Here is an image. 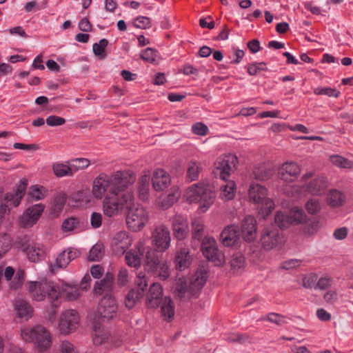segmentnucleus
<instances>
[{
  "label": "nucleus",
  "mask_w": 353,
  "mask_h": 353,
  "mask_svg": "<svg viewBox=\"0 0 353 353\" xmlns=\"http://www.w3.org/2000/svg\"><path fill=\"white\" fill-rule=\"evenodd\" d=\"M136 176L130 171L119 170L111 174L102 172L92 182V193L94 199H103V214L108 217L117 216L125 205H130L133 193L127 190L133 185Z\"/></svg>",
  "instance_id": "obj_1"
},
{
  "label": "nucleus",
  "mask_w": 353,
  "mask_h": 353,
  "mask_svg": "<svg viewBox=\"0 0 353 353\" xmlns=\"http://www.w3.org/2000/svg\"><path fill=\"white\" fill-rule=\"evenodd\" d=\"M208 277V272L204 265L199 266L194 275L188 280L184 277L176 279V294L180 299L197 297Z\"/></svg>",
  "instance_id": "obj_2"
},
{
  "label": "nucleus",
  "mask_w": 353,
  "mask_h": 353,
  "mask_svg": "<svg viewBox=\"0 0 353 353\" xmlns=\"http://www.w3.org/2000/svg\"><path fill=\"white\" fill-rule=\"evenodd\" d=\"M20 336L26 343L33 344L39 352L49 350L52 345V334L42 325L22 327Z\"/></svg>",
  "instance_id": "obj_3"
},
{
  "label": "nucleus",
  "mask_w": 353,
  "mask_h": 353,
  "mask_svg": "<svg viewBox=\"0 0 353 353\" xmlns=\"http://www.w3.org/2000/svg\"><path fill=\"white\" fill-rule=\"evenodd\" d=\"M249 199L251 201L257 204L259 215L262 219H265L274 208V201L267 196V189L258 183H252L248 190Z\"/></svg>",
  "instance_id": "obj_4"
},
{
  "label": "nucleus",
  "mask_w": 353,
  "mask_h": 353,
  "mask_svg": "<svg viewBox=\"0 0 353 353\" xmlns=\"http://www.w3.org/2000/svg\"><path fill=\"white\" fill-rule=\"evenodd\" d=\"M29 292L33 300L42 301L46 297L54 307L61 305L59 294L56 290L55 285L48 282L30 281L28 285Z\"/></svg>",
  "instance_id": "obj_5"
},
{
  "label": "nucleus",
  "mask_w": 353,
  "mask_h": 353,
  "mask_svg": "<svg viewBox=\"0 0 353 353\" xmlns=\"http://www.w3.org/2000/svg\"><path fill=\"white\" fill-rule=\"evenodd\" d=\"M145 252V268L148 272L154 271V250L145 248L142 243H139L135 250H132L125 254V258L128 265L138 268L141 264V256Z\"/></svg>",
  "instance_id": "obj_6"
},
{
  "label": "nucleus",
  "mask_w": 353,
  "mask_h": 353,
  "mask_svg": "<svg viewBox=\"0 0 353 353\" xmlns=\"http://www.w3.org/2000/svg\"><path fill=\"white\" fill-rule=\"evenodd\" d=\"M128 210L126 216V223L130 230L133 232L141 230L148 221V215L146 210L141 205L134 203V197L132 203L124 206V209Z\"/></svg>",
  "instance_id": "obj_7"
},
{
  "label": "nucleus",
  "mask_w": 353,
  "mask_h": 353,
  "mask_svg": "<svg viewBox=\"0 0 353 353\" xmlns=\"http://www.w3.org/2000/svg\"><path fill=\"white\" fill-rule=\"evenodd\" d=\"M80 324V315L76 310L67 309L59 316L57 330L61 334L68 335L74 332Z\"/></svg>",
  "instance_id": "obj_8"
},
{
  "label": "nucleus",
  "mask_w": 353,
  "mask_h": 353,
  "mask_svg": "<svg viewBox=\"0 0 353 353\" xmlns=\"http://www.w3.org/2000/svg\"><path fill=\"white\" fill-rule=\"evenodd\" d=\"M117 305L112 296H103L99 304L97 312L94 314L92 321L95 323L97 321L107 322L117 316Z\"/></svg>",
  "instance_id": "obj_9"
},
{
  "label": "nucleus",
  "mask_w": 353,
  "mask_h": 353,
  "mask_svg": "<svg viewBox=\"0 0 353 353\" xmlns=\"http://www.w3.org/2000/svg\"><path fill=\"white\" fill-rule=\"evenodd\" d=\"M201 250L203 255L215 265L220 266L225 263V256L218 249L216 242L212 237H205L202 241Z\"/></svg>",
  "instance_id": "obj_10"
},
{
  "label": "nucleus",
  "mask_w": 353,
  "mask_h": 353,
  "mask_svg": "<svg viewBox=\"0 0 353 353\" xmlns=\"http://www.w3.org/2000/svg\"><path fill=\"white\" fill-rule=\"evenodd\" d=\"M236 161V156L232 154L219 157L214 162L213 173L223 181H226L232 170L235 167Z\"/></svg>",
  "instance_id": "obj_11"
},
{
  "label": "nucleus",
  "mask_w": 353,
  "mask_h": 353,
  "mask_svg": "<svg viewBox=\"0 0 353 353\" xmlns=\"http://www.w3.org/2000/svg\"><path fill=\"white\" fill-rule=\"evenodd\" d=\"M261 241L263 248L265 250H271L280 247L283 243V234L272 227L263 230L261 235Z\"/></svg>",
  "instance_id": "obj_12"
},
{
  "label": "nucleus",
  "mask_w": 353,
  "mask_h": 353,
  "mask_svg": "<svg viewBox=\"0 0 353 353\" xmlns=\"http://www.w3.org/2000/svg\"><path fill=\"white\" fill-rule=\"evenodd\" d=\"M45 209L41 203L32 205L27 208L19 217L20 225L23 228L32 227L40 219Z\"/></svg>",
  "instance_id": "obj_13"
},
{
  "label": "nucleus",
  "mask_w": 353,
  "mask_h": 353,
  "mask_svg": "<svg viewBox=\"0 0 353 353\" xmlns=\"http://www.w3.org/2000/svg\"><path fill=\"white\" fill-rule=\"evenodd\" d=\"M190 192L192 194L190 196L193 197L191 200L200 202L205 208H209L215 198V193L209 187L205 185H195L190 190Z\"/></svg>",
  "instance_id": "obj_14"
},
{
  "label": "nucleus",
  "mask_w": 353,
  "mask_h": 353,
  "mask_svg": "<svg viewBox=\"0 0 353 353\" xmlns=\"http://www.w3.org/2000/svg\"><path fill=\"white\" fill-rule=\"evenodd\" d=\"M136 283L138 290H131L125 297V303L126 307L128 308L133 307L137 301L143 296V292L148 285L145 274L143 272L139 273Z\"/></svg>",
  "instance_id": "obj_15"
},
{
  "label": "nucleus",
  "mask_w": 353,
  "mask_h": 353,
  "mask_svg": "<svg viewBox=\"0 0 353 353\" xmlns=\"http://www.w3.org/2000/svg\"><path fill=\"white\" fill-rule=\"evenodd\" d=\"M26 185V180H21L17 185L14 192H8L3 196L2 201L4 204L8 205L7 212L10 211V208L17 207L20 204L21 199L25 194Z\"/></svg>",
  "instance_id": "obj_16"
},
{
  "label": "nucleus",
  "mask_w": 353,
  "mask_h": 353,
  "mask_svg": "<svg viewBox=\"0 0 353 353\" xmlns=\"http://www.w3.org/2000/svg\"><path fill=\"white\" fill-rule=\"evenodd\" d=\"M14 272V269L11 266L0 267V276H3L7 281H10V288L12 290L21 288L24 281L23 270L17 271L15 275Z\"/></svg>",
  "instance_id": "obj_17"
},
{
  "label": "nucleus",
  "mask_w": 353,
  "mask_h": 353,
  "mask_svg": "<svg viewBox=\"0 0 353 353\" xmlns=\"http://www.w3.org/2000/svg\"><path fill=\"white\" fill-rule=\"evenodd\" d=\"M181 196V193L178 188L172 187L168 192L161 194L156 201V206L162 210H165L171 208L178 201Z\"/></svg>",
  "instance_id": "obj_18"
},
{
  "label": "nucleus",
  "mask_w": 353,
  "mask_h": 353,
  "mask_svg": "<svg viewBox=\"0 0 353 353\" xmlns=\"http://www.w3.org/2000/svg\"><path fill=\"white\" fill-rule=\"evenodd\" d=\"M301 173L299 165L294 162L284 163L279 170V177L283 181L290 183L295 181Z\"/></svg>",
  "instance_id": "obj_19"
},
{
  "label": "nucleus",
  "mask_w": 353,
  "mask_h": 353,
  "mask_svg": "<svg viewBox=\"0 0 353 353\" xmlns=\"http://www.w3.org/2000/svg\"><path fill=\"white\" fill-rule=\"evenodd\" d=\"M55 288L56 290L59 292L60 301L62 298L68 301H76L81 296L80 288L77 285L62 283L55 285Z\"/></svg>",
  "instance_id": "obj_20"
},
{
  "label": "nucleus",
  "mask_w": 353,
  "mask_h": 353,
  "mask_svg": "<svg viewBox=\"0 0 353 353\" xmlns=\"http://www.w3.org/2000/svg\"><path fill=\"white\" fill-rule=\"evenodd\" d=\"M256 221L254 216L247 215L241 221V233L245 241H252L256 238Z\"/></svg>",
  "instance_id": "obj_21"
},
{
  "label": "nucleus",
  "mask_w": 353,
  "mask_h": 353,
  "mask_svg": "<svg viewBox=\"0 0 353 353\" xmlns=\"http://www.w3.org/2000/svg\"><path fill=\"white\" fill-rule=\"evenodd\" d=\"M240 232L235 225L227 226L220 234V240L224 246H233L239 240Z\"/></svg>",
  "instance_id": "obj_22"
},
{
  "label": "nucleus",
  "mask_w": 353,
  "mask_h": 353,
  "mask_svg": "<svg viewBox=\"0 0 353 353\" xmlns=\"http://www.w3.org/2000/svg\"><path fill=\"white\" fill-rule=\"evenodd\" d=\"M94 198L92 192H90L88 189L79 190L71 196V200L75 203L74 205L82 208L92 205Z\"/></svg>",
  "instance_id": "obj_23"
},
{
  "label": "nucleus",
  "mask_w": 353,
  "mask_h": 353,
  "mask_svg": "<svg viewBox=\"0 0 353 353\" xmlns=\"http://www.w3.org/2000/svg\"><path fill=\"white\" fill-rule=\"evenodd\" d=\"M132 240L125 231H120L114 234L112 240V245L114 251L123 253L131 245Z\"/></svg>",
  "instance_id": "obj_24"
},
{
  "label": "nucleus",
  "mask_w": 353,
  "mask_h": 353,
  "mask_svg": "<svg viewBox=\"0 0 353 353\" xmlns=\"http://www.w3.org/2000/svg\"><path fill=\"white\" fill-rule=\"evenodd\" d=\"M170 243V234L168 229L165 226L156 228V252L166 250Z\"/></svg>",
  "instance_id": "obj_25"
},
{
  "label": "nucleus",
  "mask_w": 353,
  "mask_h": 353,
  "mask_svg": "<svg viewBox=\"0 0 353 353\" xmlns=\"http://www.w3.org/2000/svg\"><path fill=\"white\" fill-rule=\"evenodd\" d=\"M274 174V169L272 166L268 163H263L256 165L250 177L254 179L265 181L269 179Z\"/></svg>",
  "instance_id": "obj_26"
},
{
  "label": "nucleus",
  "mask_w": 353,
  "mask_h": 353,
  "mask_svg": "<svg viewBox=\"0 0 353 353\" xmlns=\"http://www.w3.org/2000/svg\"><path fill=\"white\" fill-rule=\"evenodd\" d=\"M193 258L188 248H181L176 253L174 264L177 270L183 271L190 267Z\"/></svg>",
  "instance_id": "obj_27"
},
{
  "label": "nucleus",
  "mask_w": 353,
  "mask_h": 353,
  "mask_svg": "<svg viewBox=\"0 0 353 353\" xmlns=\"http://www.w3.org/2000/svg\"><path fill=\"white\" fill-rule=\"evenodd\" d=\"M113 280V274L107 273L102 280L96 282L94 288V294L97 295L104 294V296L111 295L110 292L112 288Z\"/></svg>",
  "instance_id": "obj_28"
},
{
  "label": "nucleus",
  "mask_w": 353,
  "mask_h": 353,
  "mask_svg": "<svg viewBox=\"0 0 353 353\" xmlns=\"http://www.w3.org/2000/svg\"><path fill=\"white\" fill-rule=\"evenodd\" d=\"M14 308L17 316L21 319L28 320L33 315V307L25 300H15L14 302Z\"/></svg>",
  "instance_id": "obj_29"
},
{
  "label": "nucleus",
  "mask_w": 353,
  "mask_h": 353,
  "mask_svg": "<svg viewBox=\"0 0 353 353\" xmlns=\"http://www.w3.org/2000/svg\"><path fill=\"white\" fill-rule=\"evenodd\" d=\"M160 314L163 321L170 322L174 317V303L170 296H165L160 303Z\"/></svg>",
  "instance_id": "obj_30"
},
{
  "label": "nucleus",
  "mask_w": 353,
  "mask_h": 353,
  "mask_svg": "<svg viewBox=\"0 0 353 353\" xmlns=\"http://www.w3.org/2000/svg\"><path fill=\"white\" fill-rule=\"evenodd\" d=\"M79 255L77 249L69 248L61 252L56 259V266L59 268H65L71 261Z\"/></svg>",
  "instance_id": "obj_31"
},
{
  "label": "nucleus",
  "mask_w": 353,
  "mask_h": 353,
  "mask_svg": "<svg viewBox=\"0 0 353 353\" xmlns=\"http://www.w3.org/2000/svg\"><path fill=\"white\" fill-rule=\"evenodd\" d=\"M327 186V181L324 177H317L308 183L307 190L310 194L319 196L325 192Z\"/></svg>",
  "instance_id": "obj_32"
},
{
  "label": "nucleus",
  "mask_w": 353,
  "mask_h": 353,
  "mask_svg": "<svg viewBox=\"0 0 353 353\" xmlns=\"http://www.w3.org/2000/svg\"><path fill=\"white\" fill-rule=\"evenodd\" d=\"M101 322L93 321V330H92V341L95 345H100L103 343L108 338V332L102 326H101Z\"/></svg>",
  "instance_id": "obj_33"
},
{
  "label": "nucleus",
  "mask_w": 353,
  "mask_h": 353,
  "mask_svg": "<svg viewBox=\"0 0 353 353\" xmlns=\"http://www.w3.org/2000/svg\"><path fill=\"white\" fill-rule=\"evenodd\" d=\"M326 199L330 206L339 208L344 204L346 196L343 192L333 189L329 191Z\"/></svg>",
  "instance_id": "obj_34"
},
{
  "label": "nucleus",
  "mask_w": 353,
  "mask_h": 353,
  "mask_svg": "<svg viewBox=\"0 0 353 353\" xmlns=\"http://www.w3.org/2000/svg\"><path fill=\"white\" fill-rule=\"evenodd\" d=\"M170 175L163 169L156 170V192L163 191L171 184Z\"/></svg>",
  "instance_id": "obj_35"
},
{
  "label": "nucleus",
  "mask_w": 353,
  "mask_h": 353,
  "mask_svg": "<svg viewBox=\"0 0 353 353\" xmlns=\"http://www.w3.org/2000/svg\"><path fill=\"white\" fill-rule=\"evenodd\" d=\"M27 256L32 262H38L45 256L44 247L41 244L33 243L27 248Z\"/></svg>",
  "instance_id": "obj_36"
},
{
  "label": "nucleus",
  "mask_w": 353,
  "mask_h": 353,
  "mask_svg": "<svg viewBox=\"0 0 353 353\" xmlns=\"http://www.w3.org/2000/svg\"><path fill=\"white\" fill-rule=\"evenodd\" d=\"M52 170L57 177L72 176L73 173L71 169L70 161L65 163L57 162L52 164Z\"/></svg>",
  "instance_id": "obj_37"
},
{
  "label": "nucleus",
  "mask_w": 353,
  "mask_h": 353,
  "mask_svg": "<svg viewBox=\"0 0 353 353\" xmlns=\"http://www.w3.org/2000/svg\"><path fill=\"white\" fill-rule=\"evenodd\" d=\"M292 225H299L305 223L307 215L303 209L298 207H294L288 212Z\"/></svg>",
  "instance_id": "obj_38"
},
{
  "label": "nucleus",
  "mask_w": 353,
  "mask_h": 353,
  "mask_svg": "<svg viewBox=\"0 0 353 353\" xmlns=\"http://www.w3.org/2000/svg\"><path fill=\"white\" fill-rule=\"evenodd\" d=\"M150 176L144 174L141 176L139 181V197L142 201H147L149 198Z\"/></svg>",
  "instance_id": "obj_39"
},
{
  "label": "nucleus",
  "mask_w": 353,
  "mask_h": 353,
  "mask_svg": "<svg viewBox=\"0 0 353 353\" xmlns=\"http://www.w3.org/2000/svg\"><path fill=\"white\" fill-rule=\"evenodd\" d=\"M47 189L41 185H32L28 190V196L32 201H40L43 199L47 196Z\"/></svg>",
  "instance_id": "obj_40"
},
{
  "label": "nucleus",
  "mask_w": 353,
  "mask_h": 353,
  "mask_svg": "<svg viewBox=\"0 0 353 353\" xmlns=\"http://www.w3.org/2000/svg\"><path fill=\"white\" fill-rule=\"evenodd\" d=\"M13 239L7 232L0 234V258L3 257L12 246Z\"/></svg>",
  "instance_id": "obj_41"
},
{
  "label": "nucleus",
  "mask_w": 353,
  "mask_h": 353,
  "mask_svg": "<svg viewBox=\"0 0 353 353\" xmlns=\"http://www.w3.org/2000/svg\"><path fill=\"white\" fill-rule=\"evenodd\" d=\"M69 161L73 174L81 170L88 168L91 164L90 160L87 158H75Z\"/></svg>",
  "instance_id": "obj_42"
},
{
  "label": "nucleus",
  "mask_w": 353,
  "mask_h": 353,
  "mask_svg": "<svg viewBox=\"0 0 353 353\" xmlns=\"http://www.w3.org/2000/svg\"><path fill=\"white\" fill-rule=\"evenodd\" d=\"M274 223L281 230L287 229L292 225L288 212L284 213L281 211L276 212L274 216Z\"/></svg>",
  "instance_id": "obj_43"
},
{
  "label": "nucleus",
  "mask_w": 353,
  "mask_h": 353,
  "mask_svg": "<svg viewBox=\"0 0 353 353\" xmlns=\"http://www.w3.org/2000/svg\"><path fill=\"white\" fill-rule=\"evenodd\" d=\"M161 280H165L170 276L168 265L165 261H159L156 259V276Z\"/></svg>",
  "instance_id": "obj_44"
},
{
  "label": "nucleus",
  "mask_w": 353,
  "mask_h": 353,
  "mask_svg": "<svg viewBox=\"0 0 353 353\" xmlns=\"http://www.w3.org/2000/svg\"><path fill=\"white\" fill-rule=\"evenodd\" d=\"M244 265L245 258L241 253L236 252L232 256L230 265L234 273H238L244 267Z\"/></svg>",
  "instance_id": "obj_45"
},
{
  "label": "nucleus",
  "mask_w": 353,
  "mask_h": 353,
  "mask_svg": "<svg viewBox=\"0 0 353 353\" xmlns=\"http://www.w3.org/2000/svg\"><path fill=\"white\" fill-rule=\"evenodd\" d=\"M235 183L233 181H229L221 186V195L226 200L232 199L234 196Z\"/></svg>",
  "instance_id": "obj_46"
},
{
  "label": "nucleus",
  "mask_w": 353,
  "mask_h": 353,
  "mask_svg": "<svg viewBox=\"0 0 353 353\" xmlns=\"http://www.w3.org/2000/svg\"><path fill=\"white\" fill-rule=\"evenodd\" d=\"M66 197L63 193H61L54 199L53 206L51 208V212L55 216L58 215L63 210L65 203Z\"/></svg>",
  "instance_id": "obj_47"
},
{
  "label": "nucleus",
  "mask_w": 353,
  "mask_h": 353,
  "mask_svg": "<svg viewBox=\"0 0 353 353\" xmlns=\"http://www.w3.org/2000/svg\"><path fill=\"white\" fill-rule=\"evenodd\" d=\"M192 238L196 240L200 241L204 234V225L201 223V221L194 220L192 222Z\"/></svg>",
  "instance_id": "obj_48"
},
{
  "label": "nucleus",
  "mask_w": 353,
  "mask_h": 353,
  "mask_svg": "<svg viewBox=\"0 0 353 353\" xmlns=\"http://www.w3.org/2000/svg\"><path fill=\"white\" fill-rule=\"evenodd\" d=\"M103 254V246L102 244L96 243L90 250L88 259L92 261H99Z\"/></svg>",
  "instance_id": "obj_49"
},
{
  "label": "nucleus",
  "mask_w": 353,
  "mask_h": 353,
  "mask_svg": "<svg viewBox=\"0 0 353 353\" xmlns=\"http://www.w3.org/2000/svg\"><path fill=\"white\" fill-rule=\"evenodd\" d=\"M79 226V220L76 217H70L63 222L62 229L65 232H71L78 229Z\"/></svg>",
  "instance_id": "obj_50"
},
{
  "label": "nucleus",
  "mask_w": 353,
  "mask_h": 353,
  "mask_svg": "<svg viewBox=\"0 0 353 353\" xmlns=\"http://www.w3.org/2000/svg\"><path fill=\"white\" fill-rule=\"evenodd\" d=\"M108 44V41L106 39H102L99 43H94L92 46L94 54L101 58H104L105 57V49Z\"/></svg>",
  "instance_id": "obj_51"
},
{
  "label": "nucleus",
  "mask_w": 353,
  "mask_h": 353,
  "mask_svg": "<svg viewBox=\"0 0 353 353\" xmlns=\"http://www.w3.org/2000/svg\"><path fill=\"white\" fill-rule=\"evenodd\" d=\"M332 163L338 167L343 168H352V163L348 159L339 155H334L330 157Z\"/></svg>",
  "instance_id": "obj_52"
},
{
  "label": "nucleus",
  "mask_w": 353,
  "mask_h": 353,
  "mask_svg": "<svg viewBox=\"0 0 353 353\" xmlns=\"http://www.w3.org/2000/svg\"><path fill=\"white\" fill-rule=\"evenodd\" d=\"M314 93L316 95H327L328 97H338L340 92L332 88H316L314 90Z\"/></svg>",
  "instance_id": "obj_53"
},
{
  "label": "nucleus",
  "mask_w": 353,
  "mask_h": 353,
  "mask_svg": "<svg viewBox=\"0 0 353 353\" xmlns=\"http://www.w3.org/2000/svg\"><path fill=\"white\" fill-rule=\"evenodd\" d=\"M199 166L195 162H190L187 170V177L191 181H196L199 177Z\"/></svg>",
  "instance_id": "obj_54"
},
{
  "label": "nucleus",
  "mask_w": 353,
  "mask_h": 353,
  "mask_svg": "<svg viewBox=\"0 0 353 353\" xmlns=\"http://www.w3.org/2000/svg\"><path fill=\"white\" fill-rule=\"evenodd\" d=\"M305 208L309 214H315L321 210V206L318 199H312L305 203Z\"/></svg>",
  "instance_id": "obj_55"
},
{
  "label": "nucleus",
  "mask_w": 353,
  "mask_h": 353,
  "mask_svg": "<svg viewBox=\"0 0 353 353\" xmlns=\"http://www.w3.org/2000/svg\"><path fill=\"white\" fill-rule=\"evenodd\" d=\"M58 353H78L74 345L68 340L62 341L58 348Z\"/></svg>",
  "instance_id": "obj_56"
},
{
  "label": "nucleus",
  "mask_w": 353,
  "mask_h": 353,
  "mask_svg": "<svg viewBox=\"0 0 353 353\" xmlns=\"http://www.w3.org/2000/svg\"><path fill=\"white\" fill-rule=\"evenodd\" d=\"M209 129L208 126L201 122L195 123L192 126V132L194 134L205 136L208 134Z\"/></svg>",
  "instance_id": "obj_57"
},
{
  "label": "nucleus",
  "mask_w": 353,
  "mask_h": 353,
  "mask_svg": "<svg viewBox=\"0 0 353 353\" xmlns=\"http://www.w3.org/2000/svg\"><path fill=\"white\" fill-rule=\"evenodd\" d=\"M174 236L179 241L184 239L188 234V225L173 227Z\"/></svg>",
  "instance_id": "obj_58"
},
{
  "label": "nucleus",
  "mask_w": 353,
  "mask_h": 353,
  "mask_svg": "<svg viewBox=\"0 0 353 353\" xmlns=\"http://www.w3.org/2000/svg\"><path fill=\"white\" fill-rule=\"evenodd\" d=\"M321 223L316 219L312 220L308 225H305L303 228L304 234L311 235L317 232L320 228Z\"/></svg>",
  "instance_id": "obj_59"
},
{
  "label": "nucleus",
  "mask_w": 353,
  "mask_h": 353,
  "mask_svg": "<svg viewBox=\"0 0 353 353\" xmlns=\"http://www.w3.org/2000/svg\"><path fill=\"white\" fill-rule=\"evenodd\" d=\"M65 123V119L63 117L50 115L46 119V123L51 127L60 126Z\"/></svg>",
  "instance_id": "obj_60"
},
{
  "label": "nucleus",
  "mask_w": 353,
  "mask_h": 353,
  "mask_svg": "<svg viewBox=\"0 0 353 353\" xmlns=\"http://www.w3.org/2000/svg\"><path fill=\"white\" fill-rule=\"evenodd\" d=\"M265 62L254 63L248 65V72L250 75H255L260 70H266Z\"/></svg>",
  "instance_id": "obj_61"
},
{
  "label": "nucleus",
  "mask_w": 353,
  "mask_h": 353,
  "mask_svg": "<svg viewBox=\"0 0 353 353\" xmlns=\"http://www.w3.org/2000/svg\"><path fill=\"white\" fill-rule=\"evenodd\" d=\"M132 24L135 28L145 29L149 26L150 19L145 17H139L133 21Z\"/></svg>",
  "instance_id": "obj_62"
},
{
  "label": "nucleus",
  "mask_w": 353,
  "mask_h": 353,
  "mask_svg": "<svg viewBox=\"0 0 353 353\" xmlns=\"http://www.w3.org/2000/svg\"><path fill=\"white\" fill-rule=\"evenodd\" d=\"M141 58L144 61L153 63L154 61V50L152 48H147L140 54Z\"/></svg>",
  "instance_id": "obj_63"
},
{
  "label": "nucleus",
  "mask_w": 353,
  "mask_h": 353,
  "mask_svg": "<svg viewBox=\"0 0 353 353\" xmlns=\"http://www.w3.org/2000/svg\"><path fill=\"white\" fill-rule=\"evenodd\" d=\"M317 280V275L312 273L308 276L304 277L303 280V286L305 288H312L314 287V283Z\"/></svg>",
  "instance_id": "obj_64"
}]
</instances>
